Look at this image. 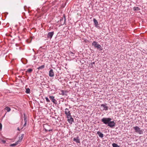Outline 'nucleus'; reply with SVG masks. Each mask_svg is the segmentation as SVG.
<instances>
[{
	"instance_id": "1",
	"label": "nucleus",
	"mask_w": 147,
	"mask_h": 147,
	"mask_svg": "<svg viewBox=\"0 0 147 147\" xmlns=\"http://www.w3.org/2000/svg\"><path fill=\"white\" fill-rule=\"evenodd\" d=\"M92 45L95 48H96L97 49H98L100 51L102 50V48L100 45L98 44V42L95 41L93 42Z\"/></svg>"
},
{
	"instance_id": "2",
	"label": "nucleus",
	"mask_w": 147,
	"mask_h": 147,
	"mask_svg": "<svg viewBox=\"0 0 147 147\" xmlns=\"http://www.w3.org/2000/svg\"><path fill=\"white\" fill-rule=\"evenodd\" d=\"M111 120V119L110 118L104 117L101 119V121L104 123L108 125L109 122Z\"/></svg>"
},
{
	"instance_id": "3",
	"label": "nucleus",
	"mask_w": 147,
	"mask_h": 147,
	"mask_svg": "<svg viewBox=\"0 0 147 147\" xmlns=\"http://www.w3.org/2000/svg\"><path fill=\"white\" fill-rule=\"evenodd\" d=\"M136 132L139 133V134H142L143 133V131L138 126H135L133 127Z\"/></svg>"
},
{
	"instance_id": "4",
	"label": "nucleus",
	"mask_w": 147,
	"mask_h": 147,
	"mask_svg": "<svg viewBox=\"0 0 147 147\" xmlns=\"http://www.w3.org/2000/svg\"><path fill=\"white\" fill-rule=\"evenodd\" d=\"M65 113L67 118H69V117L71 116V113L69 109L66 108L65 110Z\"/></svg>"
},
{
	"instance_id": "5",
	"label": "nucleus",
	"mask_w": 147,
	"mask_h": 147,
	"mask_svg": "<svg viewBox=\"0 0 147 147\" xmlns=\"http://www.w3.org/2000/svg\"><path fill=\"white\" fill-rule=\"evenodd\" d=\"M115 123L114 121H110L108 125V126H109L111 128H113L115 127Z\"/></svg>"
},
{
	"instance_id": "6",
	"label": "nucleus",
	"mask_w": 147,
	"mask_h": 147,
	"mask_svg": "<svg viewBox=\"0 0 147 147\" xmlns=\"http://www.w3.org/2000/svg\"><path fill=\"white\" fill-rule=\"evenodd\" d=\"M54 34L53 32H49L47 35V38L51 39Z\"/></svg>"
},
{
	"instance_id": "7",
	"label": "nucleus",
	"mask_w": 147,
	"mask_h": 147,
	"mask_svg": "<svg viewBox=\"0 0 147 147\" xmlns=\"http://www.w3.org/2000/svg\"><path fill=\"white\" fill-rule=\"evenodd\" d=\"M49 98L54 103L56 104V103L57 101L55 99V97L54 96H49Z\"/></svg>"
},
{
	"instance_id": "8",
	"label": "nucleus",
	"mask_w": 147,
	"mask_h": 147,
	"mask_svg": "<svg viewBox=\"0 0 147 147\" xmlns=\"http://www.w3.org/2000/svg\"><path fill=\"white\" fill-rule=\"evenodd\" d=\"M54 76V73L53 69H51L49 71V76L51 77H53Z\"/></svg>"
},
{
	"instance_id": "9",
	"label": "nucleus",
	"mask_w": 147,
	"mask_h": 147,
	"mask_svg": "<svg viewBox=\"0 0 147 147\" xmlns=\"http://www.w3.org/2000/svg\"><path fill=\"white\" fill-rule=\"evenodd\" d=\"M67 118V121L68 122L72 124V122L74 121V119L73 118L71 117V116H70L69 117V118Z\"/></svg>"
},
{
	"instance_id": "10",
	"label": "nucleus",
	"mask_w": 147,
	"mask_h": 147,
	"mask_svg": "<svg viewBox=\"0 0 147 147\" xmlns=\"http://www.w3.org/2000/svg\"><path fill=\"white\" fill-rule=\"evenodd\" d=\"M24 123L23 125V127H25L26 125L27 117L25 114H24Z\"/></svg>"
},
{
	"instance_id": "11",
	"label": "nucleus",
	"mask_w": 147,
	"mask_h": 147,
	"mask_svg": "<svg viewBox=\"0 0 147 147\" xmlns=\"http://www.w3.org/2000/svg\"><path fill=\"white\" fill-rule=\"evenodd\" d=\"M65 16H64V18H63L60 19V22L61 25H63L65 23Z\"/></svg>"
},
{
	"instance_id": "12",
	"label": "nucleus",
	"mask_w": 147,
	"mask_h": 147,
	"mask_svg": "<svg viewBox=\"0 0 147 147\" xmlns=\"http://www.w3.org/2000/svg\"><path fill=\"white\" fill-rule=\"evenodd\" d=\"M106 104L105 105L104 104H101V107H103L104 108L103 110L105 111H107L108 110V107L106 105Z\"/></svg>"
},
{
	"instance_id": "13",
	"label": "nucleus",
	"mask_w": 147,
	"mask_h": 147,
	"mask_svg": "<svg viewBox=\"0 0 147 147\" xmlns=\"http://www.w3.org/2000/svg\"><path fill=\"white\" fill-rule=\"evenodd\" d=\"M97 134L98 135L99 137L101 138H102L104 136L103 134L99 131L97 132Z\"/></svg>"
},
{
	"instance_id": "14",
	"label": "nucleus",
	"mask_w": 147,
	"mask_h": 147,
	"mask_svg": "<svg viewBox=\"0 0 147 147\" xmlns=\"http://www.w3.org/2000/svg\"><path fill=\"white\" fill-rule=\"evenodd\" d=\"M93 21H94V24L95 25V26L96 27H97L98 25V22L94 18L93 19Z\"/></svg>"
},
{
	"instance_id": "15",
	"label": "nucleus",
	"mask_w": 147,
	"mask_h": 147,
	"mask_svg": "<svg viewBox=\"0 0 147 147\" xmlns=\"http://www.w3.org/2000/svg\"><path fill=\"white\" fill-rule=\"evenodd\" d=\"M45 65H43L37 68V69H38V70H42L43 69L45 68Z\"/></svg>"
},
{
	"instance_id": "16",
	"label": "nucleus",
	"mask_w": 147,
	"mask_h": 147,
	"mask_svg": "<svg viewBox=\"0 0 147 147\" xmlns=\"http://www.w3.org/2000/svg\"><path fill=\"white\" fill-rule=\"evenodd\" d=\"M73 140L74 141H76L77 143H80V140L79 139L78 137L77 138H74L73 139Z\"/></svg>"
},
{
	"instance_id": "17",
	"label": "nucleus",
	"mask_w": 147,
	"mask_h": 147,
	"mask_svg": "<svg viewBox=\"0 0 147 147\" xmlns=\"http://www.w3.org/2000/svg\"><path fill=\"white\" fill-rule=\"evenodd\" d=\"M26 93L27 94H29L30 92V89L29 88H26Z\"/></svg>"
},
{
	"instance_id": "18",
	"label": "nucleus",
	"mask_w": 147,
	"mask_h": 147,
	"mask_svg": "<svg viewBox=\"0 0 147 147\" xmlns=\"http://www.w3.org/2000/svg\"><path fill=\"white\" fill-rule=\"evenodd\" d=\"M32 71V69H28L27 71H26V73L27 74L28 72L29 73H31Z\"/></svg>"
},
{
	"instance_id": "19",
	"label": "nucleus",
	"mask_w": 147,
	"mask_h": 147,
	"mask_svg": "<svg viewBox=\"0 0 147 147\" xmlns=\"http://www.w3.org/2000/svg\"><path fill=\"white\" fill-rule=\"evenodd\" d=\"M5 110H6L7 112H9L11 110L10 108L8 107H6L5 108Z\"/></svg>"
},
{
	"instance_id": "20",
	"label": "nucleus",
	"mask_w": 147,
	"mask_h": 147,
	"mask_svg": "<svg viewBox=\"0 0 147 147\" xmlns=\"http://www.w3.org/2000/svg\"><path fill=\"white\" fill-rule=\"evenodd\" d=\"M18 141L16 142L15 143L11 144L10 145L11 146H15L17 145L18 144Z\"/></svg>"
},
{
	"instance_id": "21",
	"label": "nucleus",
	"mask_w": 147,
	"mask_h": 147,
	"mask_svg": "<svg viewBox=\"0 0 147 147\" xmlns=\"http://www.w3.org/2000/svg\"><path fill=\"white\" fill-rule=\"evenodd\" d=\"M60 94L62 95H64L65 94V92L63 90H61Z\"/></svg>"
},
{
	"instance_id": "22",
	"label": "nucleus",
	"mask_w": 147,
	"mask_h": 147,
	"mask_svg": "<svg viewBox=\"0 0 147 147\" xmlns=\"http://www.w3.org/2000/svg\"><path fill=\"white\" fill-rule=\"evenodd\" d=\"M113 147H120L117 144L114 143L112 144Z\"/></svg>"
},
{
	"instance_id": "23",
	"label": "nucleus",
	"mask_w": 147,
	"mask_h": 147,
	"mask_svg": "<svg viewBox=\"0 0 147 147\" xmlns=\"http://www.w3.org/2000/svg\"><path fill=\"white\" fill-rule=\"evenodd\" d=\"M22 139H23L22 135V136L20 137L19 139L18 140V142H20L21 141V140Z\"/></svg>"
},
{
	"instance_id": "24",
	"label": "nucleus",
	"mask_w": 147,
	"mask_h": 147,
	"mask_svg": "<svg viewBox=\"0 0 147 147\" xmlns=\"http://www.w3.org/2000/svg\"><path fill=\"white\" fill-rule=\"evenodd\" d=\"M45 98L47 102H50V100H49V98L47 97H46Z\"/></svg>"
},
{
	"instance_id": "25",
	"label": "nucleus",
	"mask_w": 147,
	"mask_h": 147,
	"mask_svg": "<svg viewBox=\"0 0 147 147\" xmlns=\"http://www.w3.org/2000/svg\"><path fill=\"white\" fill-rule=\"evenodd\" d=\"M134 9H134L135 10H140V9L138 7H135Z\"/></svg>"
},
{
	"instance_id": "26",
	"label": "nucleus",
	"mask_w": 147,
	"mask_h": 147,
	"mask_svg": "<svg viewBox=\"0 0 147 147\" xmlns=\"http://www.w3.org/2000/svg\"><path fill=\"white\" fill-rule=\"evenodd\" d=\"M2 128V125L1 123H0V129H1V130Z\"/></svg>"
},
{
	"instance_id": "27",
	"label": "nucleus",
	"mask_w": 147,
	"mask_h": 147,
	"mask_svg": "<svg viewBox=\"0 0 147 147\" xmlns=\"http://www.w3.org/2000/svg\"><path fill=\"white\" fill-rule=\"evenodd\" d=\"M1 142L4 144L6 143V141L5 140H2Z\"/></svg>"
},
{
	"instance_id": "28",
	"label": "nucleus",
	"mask_w": 147,
	"mask_h": 147,
	"mask_svg": "<svg viewBox=\"0 0 147 147\" xmlns=\"http://www.w3.org/2000/svg\"><path fill=\"white\" fill-rule=\"evenodd\" d=\"M91 64L92 66V65L94 64H95V62H92V63H91Z\"/></svg>"
},
{
	"instance_id": "29",
	"label": "nucleus",
	"mask_w": 147,
	"mask_h": 147,
	"mask_svg": "<svg viewBox=\"0 0 147 147\" xmlns=\"http://www.w3.org/2000/svg\"><path fill=\"white\" fill-rule=\"evenodd\" d=\"M18 130H19H19H20V129H19V127H18Z\"/></svg>"
}]
</instances>
